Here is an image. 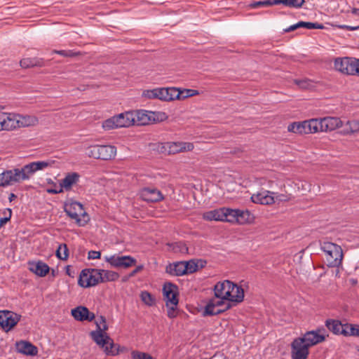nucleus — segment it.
Instances as JSON below:
<instances>
[{"label": "nucleus", "mask_w": 359, "mask_h": 359, "mask_svg": "<svg viewBox=\"0 0 359 359\" xmlns=\"http://www.w3.org/2000/svg\"><path fill=\"white\" fill-rule=\"evenodd\" d=\"M101 253L99 251L90 250L88 252V258L89 259H95L100 258Z\"/></svg>", "instance_id": "nucleus-55"}, {"label": "nucleus", "mask_w": 359, "mask_h": 359, "mask_svg": "<svg viewBox=\"0 0 359 359\" xmlns=\"http://www.w3.org/2000/svg\"><path fill=\"white\" fill-rule=\"evenodd\" d=\"M224 208L205 212L203 214V219L206 221H222Z\"/></svg>", "instance_id": "nucleus-28"}, {"label": "nucleus", "mask_w": 359, "mask_h": 359, "mask_svg": "<svg viewBox=\"0 0 359 359\" xmlns=\"http://www.w3.org/2000/svg\"><path fill=\"white\" fill-rule=\"evenodd\" d=\"M28 266L30 271L40 277L46 276L50 270L49 266L41 261L29 262Z\"/></svg>", "instance_id": "nucleus-20"}, {"label": "nucleus", "mask_w": 359, "mask_h": 359, "mask_svg": "<svg viewBox=\"0 0 359 359\" xmlns=\"http://www.w3.org/2000/svg\"><path fill=\"white\" fill-rule=\"evenodd\" d=\"M231 285L233 287H230L229 297L227 299L228 301H231L233 303L241 302L244 298L243 289L236 284H234L233 282H231Z\"/></svg>", "instance_id": "nucleus-23"}, {"label": "nucleus", "mask_w": 359, "mask_h": 359, "mask_svg": "<svg viewBox=\"0 0 359 359\" xmlns=\"http://www.w3.org/2000/svg\"><path fill=\"white\" fill-rule=\"evenodd\" d=\"M273 198H274L275 203L288 202L293 198L291 194H280L278 192H273Z\"/></svg>", "instance_id": "nucleus-39"}, {"label": "nucleus", "mask_w": 359, "mask_h": 359, "mask_svg": "<svg viewBox=\"0 0 359 359\" xmlns=\"http://www.w3.org/2000/svg\"><path fill=\"white\" fill-rule=\"evenodd\" d=\"M359 132V121L351 120L348 121L346 123L345 128L343 130L344 135L351 134Z\"/></svg>", "instance_id": "nucleus-33"}, {"label": "nucleus", "mask_w": 359, "mask_h": 359, "mask_svg": "<svg viewBox=\"0 0 359 359\" xmlns=\"http://www.w3.org/2000/svg\"><path fill=\"white\" fill-rule=\"evenodd\" d=\"M72 315L78 321L91 322L95 319V314L90 312L88 308L83 306H77L72 309Z\"/></svg>", "instance_id": "nucleus-16"}, {"label": "nucleus", "mask_w": 359, "mask_h": 359, "mask_svg": "<svg viewBox=\"0 0 359 359\" xmlns=\"http://www.w3.org/2000/svg\"><path fill=\"white\" fill-rule=\"evenodd\" d=\"M342 126L339 118L327 116L312 118L302 122H294L287 127L289 132L297 134H309L318 132H329Z\"/></svg>", "instance_id": "nucleus-1"}, {"label": "nucleus", "mask_w": 359, "mask_h": 359, "mask_svg": "<svg viewBox=\"0 0 359 359\" xmlns=\"http://www.w3.org/2000/svg\"><path fill=\"white\" fill-rule=\"evenodd\" d=\"M297 29H298V28H297V25L296 23V24L292 25L290 26L289 27L286 28L285 29V32H292L294 30H296Z\"/></svg>", "instance_id": "nucleus-63"}, {"label": "nucleus", "mask_w": 359, "mask_h": 359, "mask_svg": "<svg viewBox=\"0 0 359 359\" xmlns=\"http://www.w3.org/2000/svg\"><path fill=\"white\" fill-rule=\"evenodd\" d=\"M163 148L168 150V154H175L180 152L192 151L194 147L191 142H169L165 144Z\"/></svg>", "instance_id": "nucleus-14"}, {"label": "nucleus", "mask_w": 359, "mask_h": 359, "mask_svg": "<svg viewBox=\"0 0 359 359\" xmlns=\"http://www.w3.org/2000/svg\"><path fill=\"white\" fill-rule=\"evenodd\" d=\"M320 249L324 252L328 267H339L341 265L343 252L341 246L331 242H320Z\"/></svg>", "instance_id": "nucleus-2"}, {"label": "nucleus", "mask_w": 359, "mask_h": 359, "mask_svg": "<svg viewBox=\"0 0 359 359\" xmlns=\"http://www.w3.org/2000/svg\"><path fill=\"white\" fill-rule=\"evenodd\" d=\"M116 154V148L112 145H92L86 148V155L90 158L109 161Z\"/></svg>", "instance_id": "nucleus-5"}, {"label": "nucleus", "mask_w": 359, "mask_h": 359, "mask_svg": "<svg viewBox=\"0 0 359 359\" xmlns=\"http://www.w3.org/2000/svg\"><path fill=\"white\" fill-rule=\"evenodd\" d=\"M182 99H185L189 97L197 95L199 94L198 91L194 89H183L181 90Z\"/></svg>", "instance_id": "nucleus-51"}, {"label": "nucleus", "mask_w": 359, "mask_h": 359, "mask_svg": "<svg viewBox=\"0 0 359 359\" xmlns=\"http://www.w3.org/2000/svg\"><path fill=\"white\" fill-rule=\"evenodd\" d=\"M95 324L97 329L90 332L91 337H108L105 332L108 328L106 319L103 316H100L96 319Z\"/></svg>", "instance_id": "nucleus-26"}, {"label": "nucleus", "mask_w": 359, "mask_h": 359, "mask_svg": "<svg viewBox=\"0 0 359 359\" xmlns=\"http://www.w3.org/2000/svg\"><path fill=\"white\" fill-rule=\"evenodd\" d=\"M20 316L13 312L8 311L6 317L4 320L1 329L5 332L11 330L20 320Z\"/></svg>", "instance_id": "nucleus-22"}, {"label": "nucleus", "mask_w": 359, "mask_h": 359, "mask_svg": "<svg viewBox=\"0 0 359 359\" xmlns=\"http://www.w3.org/2000/svg\"><path fill=\"white\" fill-rule=\"evenodd\" d=\"M297 339L304 340V344L308 346V348L309 349L311 346L325 341L326 338H297Z\"/></svg>", "instance_id": "nucleus-42"}, {"label": "nucleus", "mask_w": 359, "mask_h": 359, "mask_svg": "<svg viewBox=\"0 0 359 359\" xmlns=\"http://www.w3.org/2000/svg\"><path fill=\"white\" fill-rule=\"evenodd\" d=\"M30 123L20 122L13 114L0 112V130H11L20 126H29Z\"/></svg>", "instance_id": "nucleus-9"}, {"label": "nucleus", "mask_w": 359, "mask_h": 359, "mask_svg": "<svg viewBox=\"0 0 359 359\" xmlns=\"http://www.w3.org/2000/svg\"><path fill=\"white\" fill-rule=\"evenodd\" d=\"M7 311V310L0 311V327L1 326L3 322H4V320L6 317Z\"/></svg>", "instance_id": "nucleus-59"}, {"label": "nucleus", "mask_w": 359, "mask_h": 359, "mask_svg": "<svg viewBox=\"0 0 359 359\" xmlns=\"http://www.w3.org/2000/svg\"><path fill=\"white\" fill-rule=\"evenodd\" d=\"M143 269V266L142 265H140L138 266H137L130 273V276H134L135 274H136L137 273L140 272L141 270H142Z\"/></svg>", "instance_id": "nucleus-62"}, {"label": "nucleus", "mask_w": 359, "mask_h": 359, "mask_svg": "<svg viewBox=\"0 0 359 359\" xmlns=\"http://www.w3.org/2000/svg\"><path fill=\"white\" fill-rule=\"evenodd\" d=\"M65 212L79 226H84L90 221L89 215L85 212L83 205L74 201L65 206Z\"/></svg>", "instance_id": "nucleus-3"}, {"label": "nucleus", "mask_w": 359, "mask_h": 359, "mask_svg": "<svg viewBox=\"0 0 359 359\" xmlns=\"http://www.w3.org/2000/svg\"><path fill=\"white\" fill-rule=\"evenodd\" d=\"M100 273L102 274L101 283L107 282V281H114L117 280L119 277L118 273L108 271L100 269Z\"/></svg>", "instance_id": "nucleus-34"}, {"label": "nucleus", "mask_w": 359, "mask_h": 359, "mask_svg": "<svg viewBox=\"0 0 359 359\" xmlns=\"http://www.w3.org/2000/svg\"><path fill=\"white\" fill-rule=\"evenodd\" d=\"M163 294L166 306L170 307L172 311H174L178 304L177 287L173 283H165L163 287Z\"/></svg>", "instance_id": "nucleus-11"}, {"label": "nucleus", "mask_w": 359, "mask_h": 359, "mask_svg": "<svg viewBox=\"0 0 359 359\" xmlns=\"http://www.w3.org/2000/svg\"><path fill=\"white\" fill-rule=\"evenodd\" d=\"M18 352L26 355L34 356L38 353V348L31 342L21 340L15 344Z\"/></svg>", "instance_id": "nucleus-19"}, {"label": "nucleus", "mask_w": 359, "mask_h": 359, "mask_svg": "<svg viewBox=\"0 0 359 359\" xmlns=\"http://www.w3.org/2000/svg\"><path fill=\"white\" fill-rule=\"evenodd\" d=\"M277 5L278 4H283L285 6L290 7V8H299L302 6L304 3L305 2L304 0H277Z\"/></svg>", "instance_id": "nucleus-37"}, {"label": "nucleus", "mask_w": 359, "mask_h": 359, "mask_svg": "<svg viewBox=\"0 0 359 359\" xmlns=\"http://www.w3.org/2000/svg\"><path fill=\"white\" fill-rule=\"evenodd\" d=\"M325 326L334 334H342L345 337H350L351 331L353 330V324L344 323L333 319H328L325 321Z\"/></svg>", "instance_id": "nucleus-10"}, {"label": "nucleus", "mask_w": 359, "mask_h": 359, "mask_svg": "<svg viewBox=\"0 0 359 359\" xmlns=\"http://www.w3.org/2000/svg\"><path fill=\"white\" fill-rule=\"evenodd\" d=\"M230 287H233L230 280H226L222 282H218L214 288L215 297L228 299L229 297Z\"/></svg>", "instance_id": "nucleus-21"}, {"label": "nucleus", "mask_w": 359, "mask_h": 359, "mask_svg": "<svg viewBox=\"0 0 359 359\" xmlns=\"http://www.w3.org/2000/svg\"><path fill=\"white\" fill-rule=\"evenodd\" d=\"M20 66L22 68H30L33 67H42L44 65L43 60L42 58H23L20 62Z\"/></svg>", "instance_id": "nucleus-29"}, {"label": "nucleus", "mask_w": 359, "mask_h": 359, "mask_svg": "<svg viewBox=\"0 0 359 359\" xmlns=\"http://www.w3.org/2000/svg\"><path fill=\"white\" fill-rule=\"evenodd\" d=\"M228 299L217 297L210 299L205 309V313L208 316H215L225 311V309H220Z\"/></svg>", "instance_id": "nucleus-15"}, {"label": "nucleus", "mask_w": 359, "mask_h": 359, "mask_svg": "<svg viewBox=\"0 0 359 359\" xmlns=\"http://www.w3.org/2000/svg\"><path fill=\"white\" fill-rule=\"evenodd\" d=\"M57 257L62 259L65 260L68 257V249L65 244L60 245L56 252Z\"/></svg>", "instance_id": "nucleus-46"}, {"label": "nucleus", "mask_w": 359, "mask_h": 359, "mask_svg": "<svg viewBox=\"0 0 359 359\" xmlns=\"http://www.w3.org/2000/svg\"><path fill=\"white\" fill-rule=\"evenodd\" d=\"M273 191L263 190L252 194L251 200L255 203L262 205H272L275 203L274 198H273Z\"/></svg>", "instance_id": "nucleus-17"}, {"label": "nucleus", "mask_w": 359, "mask_h": 359, "mask_svg": "<svg viewBox=\"0 0 359 359\" xmlns=\"http://www.w3.org/2000/svg\"><path fill=\"white\" fill-rule=\"evenodd\" d=\"M93 339L104 349L107 355H117L120 353H127L130 348L115 344L112 338H93Z\"/></svg>", "instance_id": "nucleus-7"}, {"label": "nucleus", "mask_w": 359, "mask_h": 359, "mask_svg": "<svg viewBox=\"0 0 359 359\" xmlns=\"http://www.w3.org/2000/svg\"><path fill=\"white\" fill-rule=\"evenodd\" d=\"M168 90V101L173 100L175 99L181 100L182 94L181 90L177 88H167Z\"/></svg>", "instance_id": "nucleus-41"}, {"label": "nucleus", "mask_w": 359, "mask_h": 359, "mask_svg": "<svg viewBox=\"0 0 359 359\" xmlns=\"http://www.w3.org/2000/svg\"><path fill=\"white\" fill-rule=\"evenodd\" d=\"M232 302L231 301H226L224 304L225 305H222V307H220V309H225V311L228 309H229L231 306H232V304H231Z\"/></svg>", "instance_id": "nucleus-60"}, {"label": "nucleus", "mask_w": 359, "mask_h": 359, "mask_svg": "<svg viewBox=\"0 0 359 359\" xmlns=\"http://www.w3.org/2000/svg\"><path fill=\"white\" fill-rule=\"evenodd\" d=\"M277 0H264L251 2L248 7L250 8H258L259 7H269L273 5H277Z\"/></svg>", "instance_id": "nucleus-36"}, {"label": "nucleus", "mask_w": 359, "mask_h": 359, "mask_svg": "<svg viewBox=\"0 0 359 359\" xmlns=\"http://www.w3.org/2000/svg\"><path fill=\"white\" fill-rule=\"evenodd\" d=\"M351 13L355 15H359V8H354L352 9Z\"/></svg>", "instance_id": "nucleus-64"}, {"label": "nucleus", "mask_w": 359, "mask_h": 359, "mask_svg": "<svg viewBox=\"0 0 359 359\" xmlns=\"http://www.w3.org/2000/svg\"><path fill=\"white\" fill-rule=\"evenodd\" d=\"M184 266L186 268V274L194 273L198 270V265H196V260L194 259L184 262Z\"/></svg>", "instance_id": "nucleus-47"}, {"label": "nucleus", "mask_w": 359, "mask_h": 359, "mask_svg": "<svg viewBox=\"0 0 359 359\" xmlns=\"http://www.w3.org/2000/svg\"><path fill=\"white\" fill-rule=\"evenodd\" d=\"M21 169L22 171L25 181L29 180L32 177V176L36 172L31 163L25 165L23 167L21 168Z\"/></svg>", "instance_id": "nucleus-40"}, {"label": "nucleus", "mask_w": 359, "mask_h": 359, "mask_svg": "<svg viewBox=\"0 0 359 359\" xmlns=\"http://www.w3.org/2000/svg\"><path fill=\"white\" fill-rule=\"evenodd\" d=\"M117 120V124L118 128H126L134 125V118L133 111H127L126 113H121L116 116Z\"/></svg>", "instance_id": "nucleus-25"}, {"label": "nucleus", "mask_w": 359, "mask_h": 359, "mask_svg": "<svg viewBox=\"0 0 359 359\" xmlns=\"http://www.w3.org/2000/svg\"><path fill=\"white\" fill-rule=\"evenodd\" d=\"M359 59L345 57H337L334 60V68L344 74L355 75L358 72Z\"/></svg>", "instance_id": "nucleus-6"}, {"label": "nucleus", "mask_w": 359, "mask_h": 359, "mask_svg": "<svg viewBox=\"0 0 359 359\" xmlns=\"http://www.w3.org/2000/svg\"><path fill=\"white\" fill-rule=\"evenodd\" d=\"M62 189H63V187H61L59 189H48V192L50 193V194H60V193H62L63 191Z\"/></svg>", "instance_id": "nucleus-61"}, {"label": "nucleus", "mask_w": 359, "mask_h": 359, "mask_svg": "<svg viewBox=\"0 0 359 359\" xmlns=\"http://www.w3.org/2000/svg\"><path fill=\"white\" fill-rule=\"evenodd\" d=\"M11 170L13 172L14 180L16 183H20L25 181L21 168H14Z\"/></svg>", "instance_id": "nucleus-50"}, {"label": "nucleus", "mask_w": 359, "mask_h": 359, "mask_svg": "<svg viewBox=\"0 0 359 359\" xmlns=\"http://www.w3.org/2000/svg\"><path fill=\"white\" fill-rule=\"evenodd\" d=\"M237 217V209L224 208L223 222L236 223Z\"/></svg>", "instance_id": "nucleus-32"}, {"label": "nucleus", "mask_w": 359, "mask_h": 359, "mask_svg": "<svg viewBox=\"0 0 359 359\" xmlns=\"http://www.w3.org/2000/svg\"><path fill=\"white\" fill-rule=\"evenodd\" d=\"M141 300L147 306H151L155 304L154 297L147 291H142L140 294Z\"/></svg>", "instance_id": "nucleus-38"}, {"label": "nucleus", "mask_w": 359, "mask_h": 359, "mask_svg": "<svg viewBox=\"0 0 359 359\" xmlns=\"http://www.w3.org/2000/svg\"><path fill=\"white\" fill-rule=\"evenodd\" d=\"M6 212H8V216L0 218V228L6 224L11 218L12 210L11 208H6Z\"/></svg>", "instance_id": "nucleus-54"}, {"label": "nucleus", "mask_w": 359, "mask_h": 359, "mask_svg": "<svg viewBox=\"0 0 359 359\" xmlns=\"http://www.w3.org/2000/svg\"><path fill=\"white\" fill-rule=\"evenodd\" d=\"M165 271L171 276H180L186 274L184 262H178L166 266Z\"/></svg>", "instance_id": "nucleus-24"}, {"label": "nucleus", "mask_w": 359, "mask_h": 359, "mask_svg": "<svg viewBox=\"0 0 359 359\" xmlns=\"http://www.w3.org/2000/svg\"><path fill=\"white\" fill-rule=\"evenodd\" d=\"M196 265H198V269L203 268L206 265L207 262L205 260H203V259H197V260H196Z\"/></svg>", "instance_id": "nucleus-58"}, {"label": "nucleus", "mask_w": 359, "mask_h": 359, "mask_svg": "<svg viewBox=\"0 0 359 359\" xmlns=\"http://www.w3.org/2000/svg\"><path fill=\"white\" fill-rule=\"evenodd\" d=\"M131 358L132 359H154L149 353L139 351H132Z\"/></svg>", "instance_id": "nucleus-48"}, {"label": "nucleus", "mask_w": 359, "mask_h": 359, "mask_svg": "<svg viewBox=\"0 0 359 359\" xmlns=\"http://www.w3.org/2000/svg\"><path fill=\"white\" fill-rule=\"evenodd\" d=\"M167 88H156L147 92L149 98H158L159 100L168 101Z\"/></svg>", "instance_id": "nucleus-30"}, {"label": "nucleus", "mask_w": 359, "mask_h": 359, "mask_svg": "<svg viewBox=\"0 0 359 359\" xmlns=\"http://www.w3.org/2000/svg\"><path fill=\"white\" fill-rule=\"evenodd\" d=\"M338 27L342 29H346L348 31H354L359 29V25L357 26H349L346 25H338Z\"/></svg>", "instance_id": "nucleus-56"}, {"label": "nucleus", "mask_w": 359, "mask_h": 359, "mask_svg": "<svg viewBox=\"0 0 359 359\" xmlns=\"http://www.w3.org/2000/svg\"><path fill=\"white\" fill-rule=\"evenodd\" d=\"M237 224H244L252 222L253 217L248 210L237 209Z\"/></svg>", "instance_id": "nucleus-31"}, {"label": "nucleus", "mask_w": 359, "mask_h": 359, "mask_svg": "<svg viewBox=\"0 0 359 359\" xmlns=\"http://www.w3.org/2000/svg\"><path fill=\"white\" fill-rule=\"evenodd\" d=\"M53 53H56V54L60 55L63 57H75V56H77L78 55H79V53L74 52L71 50H53Z\"/></svg>", "instance_id": "nucleus-49"}, {"label": "nucleus", "mask_w": 359, "mask_h": 359, "mask_svg": "<svg viewBox=\"0 0 359 359\" xmlns=\"http://www.w3.org/2000/svg\"><path fill=\"white\" fill-rule=\"evenodd\" d=\"M1 178L3 179V182L1 183L2 187H7L16 183L14 180L13 175L11 170L4 171L1 173Z\"/></svg>", "instance_id": "nucleus-35"}, {"label": "nucleus", "mask_w": 359, "mask_h": 359, "mask_svg": "<svg viewBox=\"0 0 359 359\" xmlns=\"http://www.w3.org/2000/svg\"><path fill=\"white\" fill-rule=\"evenodd\" d=\"M31 163L33 165L35 172H37L39 170H45L46 168H48L49 166H50L52 165V163L50 161H34V162H32Z\"/></svg>", "instance_id": "nucleus-44"}, {"label": "nucleus", "mask_w": 359, "mask_h": 359, "mask_svg": "<svg viewBox=\"0 0 359 359\" xmlns=\"http://www.w3.org/2000/svg\"><path fill=\"white\" fill-rule=\"evenodd\" d=\"M304 28L308 29H323L324 26L322 24L318 22H305Z\"/></svg>", "instance_id": "nucleus-53"}, {"label": "nucleus", "mask_w": 359, "mask_h": 359, "mask_svg": "<svg viewBox=\"0 0 359 359\" xmlns=\"http://www.w3.org/2000/svg\"><path fill=\"white\" fill-rule=\"evenodd\" d=\"M141 197L144 201L156 203L163 199L161 192L155 188H144L141 191Z\"/></svg>", "instance_id": "nucleus-18"}, {"label": "nucleus", "mask_w": 359, "mask_h": 359, "mask_svg": "<svg viewBox=\"0 0 359 359\" xmlns=\"http://www.w3.org/2000/svg\"><path fill=\"white\" fill-rule=\"evenodd\" d=\"M79 178L80 175L77 172H69L60 181V185L65 190H69L72 185L79 182Z\"/></svg>", "instance_id": "nucleus-27"}, {"label": "nucleus", "mask_w": 359, "mask_h": 359, "mask_svg": "<svg viewBox=\"0 0 359 359\" xmlns=\"http://www.w3.org/2000/svg\"><path fill=\"white\" fill-rule=\"evenodd\" d=\"M116 122L117 120L116 119V116H114L110 118L105 120L102 123V127L106 130L117 128H118V126Z\"/></svg>", "instance_id": "nucleus-43"}, {"label": "nucleus", "mask_w": 359, "mask_h": 359, "mask_svg": "<svg viewBox=\"0 0 359 359\" xmlns=\"http://www.w3.org/2000/svg\"><path fill=\"white\" fill-rule=\"evenodd\" d=\"M294 83L302 89H307L311 86L309 79L294 80Z\"/></svg>", "instance_id": "nucleus-52"}, {"label": "nucleus", "mask_w": 359, "mask_h": 359, "mask_svg": "<svg viewBox=\"0 0 359 359\" xmlns=\"http://www.w3.org/2000/svg\"><path fill=\"white\" fill-rule=\"evenodd\" d=\"M359 337V325L353 324V330L351 331L350 337Z\"/></svg>", "instance_id": "nucleus-57"}, {"label": "nucleus", "mask_w": 359, "mask_h": 359, "mask_svg": "<svg viewBox=\"0 0 359 359\" xmlns=\"http://www.w3.org/2000/svg\"><path fill=\"white\" fill-rule=\"evenodd\" d=\"M105 260L112 266L116 268H128L136 264V259L130 256L111 255L106 256Z\"/></svg>", "instance_id": "nucleus-13"}, {"label": "nucleus", "mask_w": 359, "mask_h": 359, "mask_svg": "<svg viewBox=\"0 0 359 359\" xmlns=\"http://www.w3.org/2000/svg\"><path fill=\"white\" fill-rule=\"evenodd\" d=\"M102 274L100 269H86L81 271L78 283L83 287L95 286L101 283Z\"/></svg>", "instance_id": "nucleus-8"}, {"label": "nucleus", "mask_w": 359, "mask_h": 359, "mask_svg": "<svg viewBox=\"0 0 359 359\" xmlns=\"http://www.w3.org/2000/svg\"><path fill=\"white\" fill-rule=\"evenodd\" d=\"M134 125L145 126L152 123L163 121L167 116L164 112L137 110L133 111Z\"/></svg>", "instance_id": "nucleus-4"}, {"label": "nucleus", "mask_w": 359, "mask_h": 359, "mask_svg": "<svg viewBox=\"0 0 359 359\" xmlns=\"http://www.w3.org/2000/svg\"><path fill=\"white\" fill-rule=\"evenodd\" d=\"M313 335V337H328L327 330L324 327L318 328L316 330H311L306 332L303 337H307V335Z\"/></svg>", "instance_id": "nucleus-45"}, {"label": "nucleus", "mask_w": 359, "mask_h": 359, "mask_svg": "<svg viewBox=\"0 0 359 359\" xmlns=\"http://www.w3.org/2000/svg\"><path fill=\"white\" fill-rule=\"evenodd\" d=\"M291 359H307L309 355L308 346L304 340L294 338L290 344Z\"/></svg>", "instance_id": "nucleus-12"}]
</instances>
